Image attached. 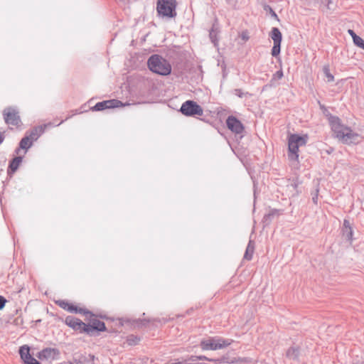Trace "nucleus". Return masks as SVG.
<instances>
[{"instance_id":"obj_1","label":"nucleus","mask_w":364,"mask_h":364,"mask_svg":"<svg viewBox=\"0 0 364 364\" xmlns=\"http://www.w3.org/2000/svg\"><path fill=\"white\" fill-rule=\"evenodd\" d=\"M147 64L151 71L161 75H168L171 72L170 63L159 55L150 56Z\"/></svg>"},{"instance_id":"obj_2","label":"nucleus","mask_w":364,"mask_h":364,"mask_svg":"<svg viewBox=\"0 0 364 364\" xmlns=\"http://www.w3.org/2000/svg\"><path fill=\"white\" fill-rule=\"evenodd\" d=\"M176 0H157L156 11L161 17L175 18L177 15Z\"/></svg>"},{"instance_id":"obj_3","label":"nucleus","mask_w":364,"mask_h":364,"mask_svg":"<svg viewBox=\"0 0 364 364\" xmlns=\"http://www.w3.org/2000/svg\"><path fill=\"white\" fill-rule=\"evenodd\" d=\"M231 343L228 339L220 337H210L206 340H202L200 346L203 350H216L223 349Z\"/></svg>"},{"instance_id":"obj_4","label":"nucleus","mask_w":364,"mask_h":364,"mask_svg":"<svg viewBox=\"0 0 364 364\" xmlns=\"http://www.w3.org/2000/svg\"><path fill=\"white\" fill-rule=\"evenodd\" d=\"M306 143V141L304 137L295 134H291L288 140L289 157L292 160H298L299 148L301 146L305 145Z\"/></svg>"},{"instance_id":"obj_5","label":"nucleus","mask_w":364,"mask_h":364,"mask_svg":"<svg viewBox=\"0 0 364 364\" xmlns=\"http://www.w3.org/2000/svg\"><path fill=\"white\" fill-rule=\"evenodd\" d=\"M181 112L185 116H202L203 110L202 107L196 102L192 100H187L183 102L180 108Z\"/></svg>"},{"instance_id":"obj_6","label":"nucleus","mask_w":364,"mask_h":364,"mask_svg":"<svg viewBox=\"0 0 364 364\" xmlns=\"http://www.w3.org/2000/svg\"><path fill=\"white\" fill-rule=\"evenodd\" d=\"M65 323L67 326L72 328L75 331L80 333L86 332L90 333L91 331V324L90 323H85L81 320L73 316H68L65 319Z\"/></svg>"},{"instance_id":"obj_7","label":"nucleus","mask_w":364,"mask_h":364,"mask_svg":"<svg viewBox=\"0 0 364 364\" xmlns=\"http://www.w3.org/2000/svg\"><path fill=\"white\" fill-rule=\"evenodd\" d=\"M327 116L332 131L335 134L336 137L340 139L343 133L348 131V127L342 124L339 117L331 114H328Z\"/></svg>"},{"instance_id":"obj_8","label":"nucleus","mask_w":364,"mask_h":364,"mask_svg":"<svg viewBox=\"0 0 364 364\" xmlns=\"http://www.w3.org/2000/svg\"><path fill=\"white\" fill-rule=\"evenodd\" d=\"M327 116L332 131L335 134L336 137L340 139L343 133L348 131V127L342 124L339 117L331 114H328Z\"/></svg>"},{"instance_id":"obj_9","label":"nucleus","mask_w":364,"mask_h":364,"mask_svg":"<svg viewBox=\"0 0 364 364\" xmlns=\"http://www.w3.org/2000/svg\"><path fill=\"white\" fill-rule=\"evenodd\" d=\"M4 118L5 122L9 125H12L18 127L21 124V119L18 115V112L14 108H6L4 110Z\"/></svg>"},{"instance_id":"obj_10","label":"nucleus","mask_w":364,"mask_h":364,"mask_svg":"<svg viewBox=\"0 0 364 364\" xmlns=\"http://www.w3.org/2000/svg\"><path fill=\"white\" fill-rule=\"evenodd\" d=\"M60 351L55 348H46L38 353L37 357L41 360H55L58 358Z\"/></svg>"},{"instance_id":"obj_11","label":"nucleus","mask_w":364,"mask_h":364,"mask_svg":"<svg viewBox=\"0 0 364 364\" xmlns=\"http://www.w3.org/2000/svg\"><path fill=\"white\" fill-rule=\"evenodd\" d=\"M124 106L123 103L115 99L104 100L95 104L92 107V111H102L107 109L116 108Z\"/></svg>"},{"instance_id":"obj_12","label":"nucleus","mask_w":364,"mask_h":364,"mask_svg":"<svg viewBox=\"0 0 364 364\" xmlns=\"http://www.w3.org/2000/svg\"><path fill=\"white\" fill-rule=\"evenodd\" d=\"M55 304L63 309L66 310L67 311L70 313L91 314V312L90 311L86 310L85 309L83 308H78L77 306H74L73 304L69 303L65 300H58L55 301Z\"/></svg>"},{"instance_id":"obj_13","label":"nucleus","mask_w":364,"mask_h":364,"mask_svg":"<svg viewBox=\"0 0 364 364\" xmlns=\"http://www.w3.org/2000/svg\"><path fill=\"white\" fill-rule=\"evenodd\" d=\"M227 127L235 134H242L244 126L242 122L234 116H229L226 120Z\"/></svg>"},{"instance_id":"obj_14","label":"nucleus","mask_w":364,"mask_h":364,"mask_svg":"<svg viewBox=\"0 0 364 364\" xmlns=\"http://www.w3.org/2000/svg\"><path fill=\"white\" fill-rule=\"evenodd\" d=\"M359 134L354 132L350 127H348V131H346L343 133L340 140L345 144H350L358 143L359 141Z\"/></svg>"},{"instance_id":"obj_15","label":"nucleus","mask_w":364,"mask_h":364,"mask_svg":"<svg viewBox=\"0 0 364 364\" xmlns=\"http://www.w3.org/2000/svg\"><path fill=\"white\" fill-rule=\"evenodd\" d=\"M52 124L51 123L46 124L43 125L38 126L32 129L28 134H26V136L30 137V139L32 141H36L40 136L45 132V129L48 127H50Z\"/></svg>"},{"instance_id":"obj_16","label":"nucleus","mask_w":364,"mask_h":364,"mask_svg":"<svg viewBox=\"0 0 364 364\" xmlns=\"http://www.w3.org/2000/svg\"><path fill=\"white\" fill-rule=\"evenodd\" d=\"M105 324L103 321L97 318V316L92 312V333L94 331H105Z\"/></svg>"},{"instance_id":"obj_17","label":"nucleus","mask_w":364,"mask_h":364,"mask_svg":"<svg viewBox=\"0 0 364 364\" xmlns=\"http://www.w3.org/2000/svg\"><path fill=\"white\" fill-rule=\"evenodd\" d=\"M22 156H16L10 161L7 170L8 174H12L18 169L20 164L22 161Z\"/></svg>"},{"instance_id":"obj_18","label":"nucleus","mask_w":364,"mask_h":364,"mask_svg":"<svg viewBox=\"0 0 364 364\" xmlns=\"http://www.w3.org/2000/svg\"><path fill=\"white\" fill-rule=\"evenodd\" d=\"M33 141L30 139V137L25 136L21 139L19 143V147L16 149V153L18 154L20 149H25L26 151L32 146Z\"/></svg>"},{"instance_id":"obj_19","label":"nucleus","mask_w":364,"mask_h":364,"mask_svg":"<svg viewBox=\"0 0 364 364\" xmlns=\"http://www.w3.org/2000/svg\"><path fill=\"white\" fill-rule=\"evenodd\" d=\"M299 355L300 348L298 346L290 347L286 353L287 358L291 360H297L299 358Z\"/></svg>"},{"instance_id":"obj_20","label":"nucleus","mask_w":364,"mask_h":364,"mask_svg":"<svg viewBox=\"0 0 364 364\" xmlns=\"http://www.w3.org/2000/svg\"><path fill=\"white\" fill-rule=\"evenodd\" d=\"M270 37L274 43H281L282 40V35L278 28L274 27L270 32Z\"/></svg>"},{"instance_id":"obj_21","label":"nucleus","mask_w":364,"mask_h":364,"mask_svg":"<svg viewBox=\"0 0 364 364\" xmlns=\"http://www.w3.org/2000/svg\"><path fill=\"white\" fill-rule=\"evenodd\" d=\"M255 245L252 240H250L244 255V258L247 260H251L254 252Z\"/></svg>"},{"instance_id":"obj_22","label":"nucleus","mask_w":364,"mask_h":364,"mask_svg":"<svg viewBox=\"0 0 364 364\" xmlns=\"http://www.w3.org/2000/svg\"><path fill=\"white\" fill-rule=\"evenodd\" d=\"M19 354L24 362L31 355L29 347L28 346H21L19 349Z\"/></svg>"},{"instance_id":"obj_23","label":"nucleus","mask_w":364,"mask_h":364,"mask_svg":"<svg viewBox=\"0 0 364 364\" xmlns=\"http://www.w3.org/2000/svg\"><path fill=\"white\" fill-rule=\"evenodd\" d=\"M198 360H208V361L215 362L218 364H222V363H226V358H225V357L213 359V358H208V357H206L205 355H198Z\"/></svg>"},{"instance_id":"obj_24","label":"nucleus","mask_w":364,"mask_h":364,"mask_svg":"<svg viewBox=\"0 0 364 364\" xmlns=\"http://www.w3.org/2000/svg\"><path fill=\"white\" fill-rule=\"evenodd\" d=\"M89 103H90V101H88L87 104L82 106L80 109L72 111L73 112L72 116L77 114H82L83 112H87L88 110L91 109V107L90 106Z\"/></svg>"},{"instance_id":"obj_25","label":"nucleus","mask_w":364,"mask_h":364,"mask_svg":"<svg viewBox=\"0 0 364 364\" xmlns=\"http://www.w3.org/2000/svg\"><path fill=\"white\" fill-rule=\"evenodd\" d=\"M277 213L278 211L277 210H272L269 213L264 215L263 222L269 223Z\"/></svg>"},{"instance_id":"obj_26","label":"nucleus","mask_w":364,"mask_h":364,"mask_svg":"<svg viewBox=\"0 0 364 364\" xmlns=\"http://www.w3.org/2000/svg\"><path fill=\"white\" fill-rule=\"evenodd\" d=\"M281 51V43H274V46L272 49V55L274 57H277L279 55Z\"/></svg>"},{"instance_id":"obj_27","label":"nucleus","mask_w":364,"mask_h":364,"mask_svg":"<svg viewBox=\"0 0 364 364\" xmlns=\"http://www.w3.org/2000/svg\"><path fill=\"white\" fill-rule=\"evenodd\" d=\"M209 36H210V38L211 41L214 43L215 46H216V44L218 43V38L216 36L217 31L215 30V25H213L212 29L210 30Z\"/></svg>"},{"instance_id":"obj_28","label":"nucleus","mask_w":364,"mask_h":364,"mask_svg":"<svg viewBox=\"0 0 364 364\" xmlns=\"http://www.w3.org/2000/svg\"><path fill=\"white\" fill-rule=\"evenodd\" d=\"M343 236L348 240L352 241L353 240V232L351 228H347V229H343Z\"/></svg>"},{"instance_id":"obj_29","label":"nucleus","mask_w":364,"mask_h":364,"mask_svg":"<svg viewBox=\"0 0 364 364\" xmlns=\"http://www.w3.org/2000/svg\"><path fill=\"white\" fill-rule=\"evenodd\" d=\"M353 43L359 47V48H362L363 46H364V40L360 38V36H357L354 39H353Z\"/></svg>"},{"instance_id":"obj_30","label":"nucleus","mask_w":364,"mask_h":364,"mask_svg":"<svg viewBox=\"0 0 364 364\" xmlns=\"http://www.w3.org/2000/svg\"><path fill=\"white\" fill-rule=\"evenodd\" d=\"M284 76L283 71L282 69L279 70H277L272 76V78L271 80V82H273L274 80H280Z\"/></svg>"},{"instance_id":"obj_31","label":"nucleus","mask_w":364,"mask_h":364,"mask_svg":"<svg viewBox=\"0 0 364 364\" xmlns=\"http://www.w3.org/2000/svg\"><path fill=\"white\" fill-rule=\"evenodd\" d=\"M326 77H327L328 82H333L334 80V77L332 74L330 73L328 68H324L323 69Z\"/></svg>"},{"instance_id":"obj_32","label":"nucleus","mask_w":364,"mask_h":364,"mask_svg":"<svg viewBox=\"0 0 364 364\" xmlns=\"http://www.w3.org/2000/svg\"><path fill=\"white\" fill-rule=\"evenodd\" d=\"M24 364H41L36 358L30 355L27 358L26 360L23 362Z\"/></svg>"},{"instance_id":"obj_33","label":"nucleus","mask_w":364,"mask_h":364,"mask_svg":"<svg viewBox=\"0 0 364 364\" xmlns=\"http://www.w3.org/2000/svg\"><path fill=\"white\" fill-rule=\"evenodd\" d=\"M234 93L235 95H237L240 98H242L245 96L248 95V92H244L241 89H235L234 90Z\"/></svg>"},{"instance_id":"obj_34","label":"nucleus","mask_w":364,"mask_h":364,"mask_svg":"<svg viewBox=\"0 0 364 364\" xmlns=\"http://www.w3.org/2000/svg\"><path fill=\"white\" fill-rule=\"evenodd\" d=\"M240 37L243 41H247L249 39L248 33L247 31H243L241 33Z\"/></svg>"},{"instance_id":"obj_35","label":"nucleus","mask_w":364,"mask_h":364,"mask_svg":"<svg viewBox=\"0 0 364 364\" xmlns=\"http://www.w3.org/2000/svg\"><path fill=\"white\" fill-rule=\"evenodd\" d=\"M6 302V300L2 296H0V310L4 307Z\"/></svg>"},{"instance_id":"obj_36","label":"nucleus","mask_w":364,"mask_h":364,"mask_svg":"<svg viewBox=\"0 0 364 364\" xmlns=\"http://www.w3.org/2000/svg\"><path fill=\"white\" fill-rule=\"evenodd\" d=\"M332 3L331 0H322L321 4L326 5L328 9H330V4Z\"/></svg>"},{"instance_id":"obj_37","label":"nucleus","mask_w":364,"mask_h":364,"mask_svg":"<svg viewBox=\"0 0 364 364\" xmlns=\"http://www.w3.org/2000/svg\"><path fill=\"white\" fill-rule=\"evenodd\" d=\"M351 228V227L350 225L349 221L347 220H345L344 223H343V229H347V228Z\"/></svg>"},{"instance_id":"obj_38","label":"nucleus","mask_w":364,"mask_h":364,"mask_svg":"<svg viewBox=\"0 0 364 364\" xmlns=\"http://www.w3.org/2000/svg\"><path fill=\"white\" fill-rule=\"evenodd\" d=\"M348 33L352 37L353 40L357 36L356 33L351 29H348Z\"/></svg>"},{"instance_id":"obj_39","label":"nucleus","mask_w":364,"mask_h":364,"mask_svg":"<svg viewBox=\"0 0 364 364\" xmlns=\"http://www.w3.org/2000/svg\"><path fill=\"white\" fill-rule=\"evenodd\" d=\"M318 191L316 190V193L315 196H314L313 198H312L313 202L315 204L317 203V200H318Z\"/></svg>"},{"instance_id":"obj_40","label":"nucleus","mask_w":364,"mask_h":364,"mask_svg":"<svg viewBox=\"0 0 364 364\" xmlns=\"http://www.w3.org/2000/svg\"><path fill=\"white\" fill-rule=\"evenodd\" d=\"M227 3L231 6H235L237 3V0H226Z\"/></svg>"},{"instance_id":"obj_41","label":"nucleus","mask_w":364,"mask_h":364,"mask_svg":"<svg viewBox=\"0 0 364 364\" xmlns=\"http://www.w3.org/2000/svg\"><path fill=\"white\" fill-rule=\"evenodd\" d=\"M269 11H270L271 15L273 17H274L275 18L278 19V16H277V14L274 12V11L272 8H269Z\"/></svg>"},{"instance_id":"obj_42","label":"nucleus","mask_w":364,"mask_h":364,"mask_svg":"<svg viewBox=\"0 0 364 364\" xmlns=\"http://www.w3.org/2000/svg\"><path fill=\"white\" fill-rule=\"evenodd\" d=\"M4 135L0 132V144L4 141Z\"/></svg>"},{"instance_id":"obj_43","label":"nucleus","mask_w":364,"mask_h":364,"mask_svg":"<svg viewBox=\"0 0 364 364\" xmlns=\"http://www.w3.org/2000/svg\"><path fill=\"white\" fill-rule=\"evenodd\" d=\"M290 186L292 187L293 189H296L297 188V184L296 183H292Z\"/></svg>"},{"instance_id":"obj_44","label":"nucleus","mask_w":364,"mask_h":364,"mask_svg":"<svg viewBox=\"0 0 364 364\" xmlns=\"http://www.w3.org/2000/svg\"><path fill=\"white\" fill-rule=\"evenodd\" d=\"M63 122V120H62L60 123H58V124H56V126H58V125H60V124Z\"/></svg>"},{"instance_id":"obj_45","label":"nucleus","mask_w":364,"mask_h":364,"mask_svg":"<svg viewBox=\"0 0 364 364\" xmlns=\"http://www.w3.org/2000/svg\"><path fill=\"white\" fill-rule=\"evenodd\" d=\"M94 358H95V356L92 355V361L94 360Z\"/></svg>"}]
</instances>
